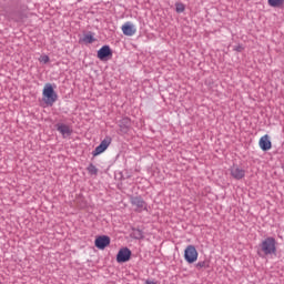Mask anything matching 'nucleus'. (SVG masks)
Returning a JSON list of instances; mask_svg holds the SVG:
<instances>
[{
	"label": "nucleus",
	"instance_id": "obj_1",
	"mask_svg": "<svg viewBox=\"0 0 284 284\" xmlns=\"http://www.w3.org/2000/svg\"><path fill=\"white\" fill-rule=\"evenodd\" d=\"M258 256H273L276 254V239L266 237L261 242L257 250Z\"/></svg>",
	"mask_w": 284,
	"mask_h": 284
},
{
	"label": "nucleus",
	"instance_id": "obj_2",
	"mask_svg": "<svg viewBox=\"0 0 284 284\" xmlns=\"http://www.w3.org/2000/svg\"><path fill=\"white\" fill-rule=\"evenodd\" d=\"M43 101L47 105H54L57 103V92H54V88L51 83L44 84L43 91H42Z\"/></svg>",
	"mask_w": 284,
	"mask_h": 284
},
{
	"label": "nucleus",
	"instance_id": "obj_3",
	"mask_svg": "<svg viewBox=\"0 0 284 284\" xmlns=\"http://www.w3.org/2000/svg\"><path fill=\"white\" fill-rule=\"evenodd\" d=\"M184 258L186 263H196L199 261V251L194 245L186 246L184 251Z\"/></svg>",
	"mask_w": 284,
	"mask_h": 284
},
{
	"label": "nucleus",
	"instance_id": "obj_4",
	"mask_svg": "<svg viewBox=\"0 0 284 284\" xmlns=\"http://www.w3.org/2000/svg\"><path fill=\"white\" fill-rule=\"evenodd\" d=\"M130 203L135 207V212H146L148 210V202L141 196H131Z\"/></svg>",
	"mask_w": 284,
	"mask_h": 284
},
{
	"label": "nucleus",
	"instance_id": "obj_5",
	"mask_svg": "<svg viewBox=\"0 0 284 284\" xmlns=\"http://www.w3.org/2000/svg\"><path fill=\"white\" fill-rule=\"evenodd\" d=\"M112 144V138L105 136L103 141H101L100 145L95 148V150L92 152L93 156H99V154H103L108 148Z\"/></svg>",
	"mask_w": 284,
	"mask_h": 284
},
{
	"label": "nucleus",
	"instance_id": "obj_6",
	"mask_svg": "<svg viewBox=\"0 0 284 284\" xmlns=\"http://www.w3.org/2000/svg\"><path fill=\"white\" fill-rule=\"evenodd\" d=\"M131 256H132V251H130V248L128 247H123L118 252L116 261L118 263H128Z\"/></svg>",
	"mask_w": 284,
	"mask_h": 284
},
{
	"label": "nucleus",
	"instance_id": "obj_7",
	"mask_svg": "<svg viewBox=\"0 0 284 284\" xmlns=\"http://www.w3.org/2000/svg\"><path fill=\"white\" fill-rule=\"evenodd\" d=\"M231 176L236 181H241V179H245V170L241 169L239 165H233L230 169Z\"/></svg>",
	"mask_w": 284,
	"mask_h": 284
},
{
	"label": "nucleus",
	"instance_id": "obj_8",
	"mask_svg": "<svg viewBox=\"0 0 284 284\" xmlns=\"http://www.w3.org/2000/svg\"><path fill=\"white\" fill-rule=\"evenodd\" d=\"M121 30L125 37H134L136 34V27L132 22H125Z\"/></svg>",
	"mask_w": 284,
	"mask_h": 284
},
{
	"label": "nucleus",
	"instance_id": "obj_9",
	"mask_svg": "<svg viewBox=\"0 0 284 284\" xmlns=\"http://www.w3.org/2000/svg\"><path fill=\"white\" fill-rule=\"evenodd\" d=\"M108 245H110V236L102 235L95 239V247H98V250H104Z\"/></svg>",
	"mask_w": 284,
	"mask_h": 284
},
{
	"label": "nucleus",
	"instance_id": "obj_10",
	"mask_svg": "<svg viewBox=\"0 0 284 284\" xmlns=\"http://www.w3.org/2000/svg\"><path fill=\"white\" fill-rule=\"evenodd\" d=\"M258 145L263 152H267L268 150H272V141L270 140V135L265 134L263 135Z\"/></svg>",
	"mask_w": 284,
	"mask_h": 284
},
{
	"label": "nucleus",
	"instance_id": "obj_11",
	"mask_svg": "<svg viewBox=\"0 0 284 284\" xmlns=\"http://www.w3.org/2000/svg\"><path fill=\"white\" fill-rule=\"evenodd\" d=\"M108 57H112V49H110V45H103L98 51V59H100V61H105Z\"/></svg>",
	"mask_w": 284,
	"mask_h": 284
},
{
	"label": "nucleus",
	"instance_id": "obj_12",
	"mask_svg": "<svg viewBox=\"0 0 284 284\" xmlns=\"http://www.w3.org/2000/svg\"><path fill=\"white\" fill-rule=\"evenodd\" d=\"M57 130L62 134L63 139L72 134V129L68 124L59 123L57 124Z\"/></svg>",
	"mask_w": 284,
	"mask_h": 284
},
{
	"label": "nucleus",
	"instance_id": "obj_13",
	"mask_svg": "<svg viewBox=\"0 0 284 284\" xmlns=\"http://www.w3.org/2000/svg\"><path fill=\"white\" fill-rule=\"evenodd\" d=\"M94 41H97V39L92 32L85 33L82 38L83 43H94Z\"/></svg>",
	"mask_w": 284,
	"mask_h": 284
},
{
	"label": "nucleus",
	"instance_id": "obj_14",
	"mask_svg": "<svg viewBox=\"0 0 284 284\" xmlns=\"http://www.w3.org/2000/svg\"><path fill=\"white\" fill-rule=\"evenodd\" d=\"M267 1L271 8H281V6H283L284 3V0H267Z\"/></svg>",
	"mask_w": 284,
	"mask_h": 284
},
{
	"label": "nucleus",
	"instance_id": "obj_15",
	"mask_svg": "<svg viewBox=\"0 0 284 284\" xmlns=\"http://www.w3.org/2000/svg\"><path fill=\"white\" fill-rule=\"evenodd\" d=\"M89 174L93 175V176H97V174H99V169H97V166L94 164H90L88 168H87Z\"/></svg>",
	"mask_w": 284,
	"mask_h": 284
},
{
	"label": "nucleus",
	"instance_id": "obj_16",
	"mask_svg": "<svg viewBox=\"0 0 284 284\" xmlns=\"http://www.w3.org/2000/svg\"><path fill=\"white\" fill-rule=\"evenodd\" d=\"M175 10H176V12H179V13L185 12V4H184V3H181V2L175 3Z\"/></svg>",
	"mask_w": 284,
	"mask_h": 284
},
{
	"label": "nucleus",
	"instance_id": "obj_17",
	"mask_svg": "<svg viewBox=\"0 0 284 284\" xmlns=\"http://www.w3.org/2000/svg\"><path fill=\"white\" fill-rule=\"evenodd\" d=\"M39 61H40V63H50V57H48V55H41L40 58H39Z\"/></svg>",
	"mask_w": 284,
	"mask_h": 284
},
{
	"label": "nucleus",
	"instance_id": "obj_18",
	"mask_svg": "<svg viewBox=\"0 0 284 284\" xmlns=\"http://www.w3.org/2000/svg\"><path fill=\"white\" fill-rule=\"evenodd\" d=\"M197 270H203V267H207V262L202 261L196 264Z\"/></svg>",
	"mask_w": 284,
	"mask_h": 284
},
{
	"label": "nucleus",
	"instance_id": "obj_19",
	"mask_svg": "<svg viewBox=\"0 0 284 284\" xmlns=\"http://www.w3.org/2000/svg\"><path fill=\"white\" fill-rule=\"evenodd\" d=\"M134 236H135V239H143V232L141 230H135Z\"/></svg>",
	"mask_w": 284,
	"mask_h": 284
},
{
	"label": "nucleus",
	"instance_id": "obj_20",
	"mask_svg": "<svg viewBox=\"0 0 284 284\" xmlns=\"http://www.w3.org/2000/svg\"><path fill=\"white\" fill-rule=\"evenodd\" d=\"M145 284H156V282L146 280V281H145Z\"/></svg>",
	"mask_w": 284,
	"mask_h": 284
},
{
	"label": "nucleus",
	"instance_id": "obj_21",
	"mask_svg": "<svg viewBox=\"0 0 284 284\" xmlns=\"http://www.w3.org/2000/svg\"><path fill=\"white\" fill-rule=\"evenodd\" d=\"M235 50H236L237 52H241V51L243 50V47H237V48H235Z\"/></svg>",
	"mask_w": 284,
	"mask_h": 284
}]
</instances>
